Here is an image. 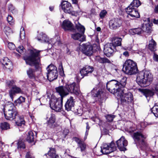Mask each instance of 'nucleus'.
I'll list each match as a JSON object with an SVG mask.
<instances>
[{
    "label": "nucleus",
    "mask_w": 158,
    "mask_h": 158,
    "mask_svg": "<svg viewBox=\"0 0 158 158\" xmlns=\"http://www.w3.org/2000/svg\"><path fill=\"white\" fill-rule=\"evenodd\" d=\"M127 78L122 77L119 81L113 80L108 81L106 84L107 89L111 93L120 99L121 103L125 105L131 102L133 100L132 94L127 92V89L125 88L127 83Z\"/></svg>",
    "instance_id": "nucleus-1"
},
{
    "label": "nucleus",
    "mask_w": 158,
    "mask_h": 158,
    "mask_svg": "<svg viewBox=\"0 0 158 158\" xmlns=\"http://www.w3.org/2000/svg\"><path fill=\"white\" fill-rule=\"evenodd\" d=\"M40 51L35 49L30 50V56L23 57L26 64L31 66H35V69L39 71L41 70L39 54Z\"/></svg>",
    "instance_id": "nucleus-2"
},
{
    "label": "nucleus",
    "mask_w": 158,
    "mask_h": 158,
    "mask_svg": "<svg viewBox=\"0 0 158 158\" xmlns=\"http://www.w3.org/2000/svg\"><path fill=\"white\" fill-rule=\"evenodd\" d=\"M153 79L150 72L145 71L140 72L137 75L136 81L141 86L146 87L150 84Z\"/></svg>",
    "instance_id": "nucleus-3"
},
{
    "label": "nucleus",
    "mask_w": 158,
    "mask_h": 158,
    "mask_svg": "<svg viewBox=\"0 0 158 158\" xmlns=\"http://www.w3.org/2000/svg\"><path fill=\"white\" fill-rule=\"evenodd\" d=\"M123 70L125 73L129 75L135 74L138 71L136 63L130 59L127 60L125 62Z\"/></svg>",
    "instance_id": "nucleus-4"
},
{
    "label": "nucleus",
    "mask_w": 158,
    "mask_h": 158,
    "mask_svg": "<svg viewBox=\"0 0 158 158\" xmlns=\"http://www.w3.org/2000/svg\"><path fill=\"white\" fill-rule=\"evenodd\" d=\"M6 108L7 110L4 113L5 118L10 120L16 119L18 114L14 104L10 102L6 106Z\"/></svg>",
    "instance_id": "nucleus-5"
},
{
    "label": "nucleus",
    "mask_w": 158,
    "mask_h": 158,
    "mask_svg": "<svg viewBox=\"0 0 158 158\" xmlns=\"http://www.w3.org/2000/svg\"><path fill=\"white\" fill-rule=\"evenodd\" d=\"M133 138L137 145L142 149L146 146V143L145 141L146 137L140 132H137L133 134Z\"/></svg>",
    "instance_id": "nucleus-6"
},
{
    "label": "nucleus",
    "mask_w": 158,
    "mask_h": 158,
    "mask_svg": "<svg viewBox=\"0 0 158 158\" xmlns=\"http://www.w3.org/2000/svg\"><path fill=\"white\" fill-rule=\"evenodd\" d=\"M47 78L50 81H52L57 79L58 77V72L57 68L54 65L50 64L47 68Z\"/></svg>",
    "instance_id": "nucleus-7"
},
{
    "label": "nucleus",
    "mask_w": 158,
    "mask_h": 158,
    "mask_svg": "<svg viewBox=\"0 0 158 158\" xmlns=\"http://www.w3.org/2000/svg\"><path fill=\"white\" fill-rule=\"evenodd\" d=\"M63 100L59 98L51 99L50 102L51 108L56 112H60L62 107Z\"/></svg>",
    "instance_id": "nucleus-8"
},
{
    "label": "nucleus",
    "mask_w": 158,
    "mask_h": 158,
    "mask_svg": "<svg viewBox=\"0 0 158 158\" xmlns=\"http://www.w3.org/2000/svg\"><path fill=\"white\" fill-rule=\"evenodd\" d=\"M101 152L104 154H108L115 151L116 147L113 142L110 143H104L101 147Z\"/></svg>",
    "instance_id": "nucleus-9"
},
{
    "label": "nucleus",
    "mask_w": 158,
    "mask_h": 158,
    "mask_svg": "<svg viewBox=\"0 0 158 158\" xmlns=\"http://www.w3.org/2000/svg\"><path fill=\"white\" fill-rule=\"evenodd\" d=\"M65 86L69 91V93L70 92L74 93L76 95H78L81 94L79 86L75 82L67 85Z\"/></svg>",
    "instance_id": "nucleus-10"
},
{
    "label": "nucleus",
    "mask_w": 158,
    "mask_h": 158,
    "mask_svg": "<svg viewBox=\"0 0 158 158\" xmlns=\"http://www.w3.org/2000/svg\"><path fill=\"white\" fill-rule=\"evenodd\" d=\"M122 24V21L120 19L114 18L109 22L110 28L112 30H116L120 27Z\"/></svg>",
    "instance_id": "nucleus-11"
},
{
    "label": "nucleus",
    "mask_w": 158,
    "mask_h": 158,
    "mask_svg": "<svg viewBox=\"0 0 158 158\" xmlns=\"http://www.w3.org/2000/svg\"><path fill=\"white\" fill-rule=\"evenodd\" d=\"M36 39L42 43H47L48 44H54L55 43V40L54 39H52L49 40L47 35L42 32L38 35Z\"/></svg>",
    "instance_id": "nucleus-12"
},
{
    "label": "nucleus",
    "mask_w": 158,
    "mask_h": 158,
    "mask_svg": "<svg viewBox=\"0 0 158 158\" xmlns=\"http://www.w3.org/2000/svg\"><path fill=\"white\" fill-rule=\"evenodd\" d=\"M56 92L60 96V99L63 100V98L69 94V91L66 86H60L56 88Z\"/></svg>",
    "instance_id": "nucleus-13"
},
{
    "label": "nucleus",
    "mask_w": 158,
    "mask_h": 158,
    "mask_svg": "<svg viewBox=\"0 0 158 158\" xmlns=\"http://www.w3.org/2000/svg\"><path fill=\"white\" fill-rule=\"evenodd\" d=\"M61 6L62 9L65 13L71 14L73 11L71 4L68 1H63L61 3Z\"/></svg>",
    "instance_id": "nucleus-14"
},
{
    "label": "nucleus",
    "mask_w": 158,
    "mask_h": 158,
    "mask_svg": "<svg viewBox=\"0 0 158 158\" xmlns=\"http://www.w3.org/2000/svg\"><path fill=\"white\" fill-rule=\"evenodd\" d=\"M47 123L48 127L50 128H53L56 126V118L55 115L51 113L48 115L47 117Z\"/></svg>",
    "instance_id": "nucleus-15"
},
{
    "label": "nucleus",
    "mask_w": 158,
    "mask_h": 158,
    "mask_svg": "<svg viewBox=\"0 0 158 158\" xmlns=\"http://www.w3.org/2000/svg\"><path fill=\"white\" fill-rule=\"evenodd\" d=\"M127 141L123 136H122L116 141L117 147L121 151H124L126 150L125 147L127 145Z\"/></svg>",
    "instance_id": "nucleus-16"
},
{
    "label": "nucleus",
    "mask_w": 158,
    "mask_h": 158,
    "mask_svg": "<svg viewBox=\"0 0 158 158\" xmlns=\"http://www.w3.org/2000/svg\"><path fill=\"white\" fill-rule=\"evenodd\" d=\"M114 49L115 47L111 43L107 44L104 47V53L106 56H110L114 52Z\"/></svg>",
    "instance_id": "nucleus-17"
},
{
    "label": "nucleus",
    "mask_w": 158,
    "mask_h": 158,
    "mask_svg": "<svg viewBox=\"0 0 158 158\" xmlns=\"http://www.w3.org/2000/svg\"><path fill=\"white\" fill-rule=\"evenodd\" d=\"M21 89L16 85L9 90V94L10 97L12 101L13 100L14 97L16 94L22 93Z\"/></svg>",
    "instance_id": "nucleus-18"
},
{
    "label": "nucleus",
    "mask_w": 158,
    "mask_h": 158,
    "mask_svg": "<svg viewBox=\"0 0 158 158\" xmlns=\"http://www.w3.org/2000/svg\"><path fill=\"white\" fill-rule=\"evenodd\" d=\"M62 28L65 31H73L74 30L73 25V23L68 20H65L61 24Z\"/></svg>",
    "instance_id": "nucleus-19"
},
{
    "label": "nucleus",
    "mask_w": 158,
    "mask_h": 158,
    "mask_svg": "<svg viewBox=\"0 0 158 158\" xmlns=\"http://www.w3.org/2000/svg\"><path fill=\"white\" fill-rule=\"evenodd\" d=\"M94 70L93 67L89 65H85L81 69L80 72L81 75L83 77L84 76H87L89 73H91Z\"/></svg>",
    "instance_id": "nucleus-20"
},
{
    "label": "nucleus",
    "mask_w": 158,
    "mask_h": 158,
    "mask_svg": "<svg viewBox=\"0 0 158 158\" xmlns=\"http://www.w3.org/2000/svg\"><path fill=\"white\" fill-rule=\"evenodd\" d=\"M73 139L77 143V148H80L81 152H83L85 151L86 149V144L85 143L77 137L73 138Z\"/></svg>",
    "instance_id": "nucleus-21"
},
{
    "label": "nucleus",
    "mask_w": 158,
    "mask_h": 158,
    "mask_svg": "<svg viewBox=\"0 0 158 158\" xmlns=\"http://www.w3.org/2000/svg\"><path fill=\"white\" fill-rule=\"evenodd\" d=\"M1 62L3 65V68L10 69L12 68V64L10 60L7 57H4L1 60Z\"/></svg>",
    "instance_id": "nucleus-22"
},
{
    "label": "nucleus",
    "mask_w": 158,
    "mask_h": 158,
    "mask_svg": "<svg viewBox=\"0 0 158 158\" xmlns=\"http://www.w3.org/2000/svg\"><path fill=\"white\" fill-rule=\"evenodd\" d=\"M136 9L134 8L127 7L126 12L128 14L132 17L139 18L140 17L139 14Z\"/></svg>",
    "instance_id": "nucleus-23"
},
{
    "label": "nucleus",
    "mask_w": 158,
    "mask_h": 158,
    "mask_svg": "<svg viewBox=\"0 0 158 158\" xmlns=\"http://www.w3.org/2000/svg\"><path fill=\"white\" fill-rule=\"evenodd\" d=\"M82 50L86 55L90 56L93 53V47L91 45L83 44Z\"/></svg>",
    "instance_id": "nucleus-24"
},
{
    "label": "nucleus",
    "mask_w": 158,
    "mask_h": 158,
    "mask_svg": "<svg viewBox=\"0 0 158 158\" xmlns=\"http://www.w3.org/2000/svg\"><path fill=\"white\" fill-rule=\"evenodd\" d=\"M74 99L73 97H70V98L67 100L65 105V110L68 111L71 110L74 107Z\"/></svg>",
    "instance_id": "nucleus-25"
},
{
    "label": "nucleus",
    "mask_w": 158,
    "mask_h": 158,
    "mask_svg": "<svg viewBox=\"0 0 158 158\" xmlns=\"http://www.w3.org/2000/svg\"><path fill=\"white\" fill-rule=\"evenodd\" d=\"M103 92L102 89L96 87L94 88L91 91V93L94 97L100 98Z\"/></svg>",
    "instance_id": "nucleus-26"
},
{
    "label": "nucleus",
    "mask_w": 158,
    "mask_h": 158,
    "mask_svg": "<svg viewBox=\"0 0 158 158\" xmlns=\"http://www.w3.org/2000/svg\"><path fill=\"white\" fill-rule=\"evenodd\" d=\"M122 39L121 38L114 37L112 39V44L115 48L116 47L121 45Z\"/></svg>",
    "instance_id": "nucleus-27"
},
{
    "label": "nucleus",
    "mask_w": 158,
    "mask_h": 158,
    "mask_svg": "<svg viewBox=\"0 0 158 158\" xmlns=\"http://www.w3.org/2000/svg\"><path fill=\"white\" fill-rule=\"evenodd\" d=\"M16 124L18 126H21L22 125H24L25 121L23 118V116H20L19 114L17 117L16 119H15Z\"/></svg>",
    "instance_id": "nucleus-28"
},
{
    "label": "nucleus",
    "mask_w": 158,
    "mask_h": 158,
    "mask_svg": "<svg viewBox=\"0 0 158 158\" xmlns=\"http://www.w3.org/2000/svg\"><path fill=\"white\" fill-rule=\"evenodd\" d=\"M71 37L74 40H78L80 41H83L85 39L84 37L82 36L81 34L79 33L72 34Z\"/></svg>",
    "instance_id": "nucleus-29"
},
{
    "label": "nucleus",
    "mask_w": 158,
    "mask_h": 158,
    "mask_svg": "<svg viewBox=\"0 0 158 158\" xmlns=\"http://www.w3.org/2000/svg\"><path fill=\"white\" fill-rule=\"evenodd\" d=\"M95 60L97 61L102 64H110V61L106 57H101L99 56H96Z\"/></svg>",
    "instance_id": "nucleus-30"
},
{
    "label": "nucleus",
    "mask_w": 158,
    "mask_h": 158,
    "mask_svg": "<svg viewBox=\"0 0 158 158\" xmlns=\"http://www.w3.org/2000/svg\"><path fill=\"white\" fill-rule=\"evenodd\" d=\"M35 133V135L36 136V132L34 131ZM35 136L34 135L33 132L32 131H30L28 133L27 137V140L29 143H31L34 141Z\"/></svg>",
    "instance_id": "nucleus-31"
},
{
    "label": "nucleus",
    "mask_w": 158,
    "mask_h": 158,
    "mask_svg": "<svg viewBox=\"0 0 158 158\" xmlns=\"http://www.w3.org/2000/svg\"><path fill=\"white\" fill-rule=\"evenodd\" d=\"M143 31V30L141 28H137L131 29L130 30L129 32L132 35L135 34L140 35Z\"/></svg>",
    "instance_id": "nucleus-32"
},
{
    "label": "nucleus",
    "mask_w": 158,
    "mask_h": 158,
    "mask_svg": "<svg viewBox=\"0 0 158 158\" xmlns=\"http://www.w3.org/2000/svg\"><path fill=\"white\" fill-rule=\"evenodd\" d=\"M141 4V3L139 0H133L130 5L127 7L137 8Z\"/></svg>",
    "instance_id": "nucleus-33"
},
{
    "label": "nucleus",
    "mask_w": 158,
    "mask_h": 158,
    "mask_svg": "<svg viewBox=\"0 0 158 158\" xmlns=\"http://www.w3.org/2000/svg\"><path fill=\"white\" fill-rule=\"evenodd\" d=\"M142 92L147 98L152 96L154 94V91L146 89L142 90Z\"/></svg>",
    "instance_id": "nucleus-34"
},
{
    "label": "nucleus",
    "mask_w": 158,
    "mask_h": 158,
    "mask_svg": "<svg viewBox=\"0 0 158 158\" xmlns=\"http://www.w3.org/2000/svg\"><path fill=\"white\" fill-rule=\"evenodd\" d=\"M148 48L149 49L152 51H155L156 50V44L152 39L149 42Z\"/></svg>",
    "instance_id": "nucleus-35"
},
{
    "label": "nucleus",
    "mask_w": 158,
    "mask_h": 158,
    "mask_svg": "<svg viewBox=\"0 0 158 158\" xmlns=\"http://www.w3.org/2000/svg\"><path fill=\"white\" fill-rule=\"evenodd\" d=\"M75 27L77 31L81 33V34H84L85 28L83 26L78 22L77 24L76 23Z\"/></svg>",
    "instance_id": "nucleus-36"
},
{
    "label": "nucleus",
    "mask_w": 158,
    "mask_h": 158,
    "mask_svg": "<svg viewBox=\"0 0 158 158\" xmlns=\"http://www.w3.org/2000/svg\"><path fill=\"white\" fill-rule=\"evenodd\" d=\"M35 70L33 69L29 68L27 70V74L29 78L31 79H35Z\"/></svg>",
    "instance_id": "nucleus-37"
},
{
    "label": "nucleus",
    "mask_w": 158,
    "mask_h": 158,
    "mask_svg": "<svg viewBox=\"0 0 158 158\" xmlns=\"http://www.w3.org/2000/svg\"><path fill=\"white\" fill-rule=\"evenodd\" d=\"M15 82L14 80L7 81L6 82V86L10 89L16 85Z\"/></svg>",
    "instance_id": "nucleus-38"
},
{
    "label": "nucleus",
    "mask_w": 158,
    "mask_h": 158,
    "mask_svg": "<svg viewBox=\"0 0 158 158\" xmlns=\"http://www.w3.org/2000/svg\"><path fill=\"white\" fill-rule=\"evenodd\" d=\"M155 116L158 118V105L156 104L151 109Z\"/></svg>",
    "instance_id": "nucleus-39"
},
{
    "label": "nucleus",
    "mask_w": 158,
    "mask_h": 158,
    "mask_svg": "<svg viewBox=\"0 0 158 158\" xmlns=\"http://www.w3.org/2000/svg\"><path fill=\"white\" fill-rule=\"evenodd\" d=\"M25 100V98L21 96L17 100L15 101L14 102L16 105H17L24 102Z\"/></svg>",
    "instance_id": "nucleus-40"
},
{
    "label": "nucleus",
    "mask_w": 158,
    "mask_h": 158,
    "mask_svg": "<svg viewBox=\"0 0 158 158\" xmlns=\"http://www.w3.org/2000/svg\"><path fill=\"white\" fill-rule=\"evenodd\" d=\"M0 127L2 130H6L10 128V125L7 122H3L1 123Z\"/></svg>",
    "instance_id": "nucleus-41"
},
{
    "label": "nucleus",
    "mask_w": 158,
    "mask_h": 158,
    "mask_svg": "<svg viewBox=\"0 0 158 158\" xmlns=\"http://www.w3.org/2000/svg\"><path fill=\"white\" fill-rule=\"evenodd\" d=\"M143 30L148 33H150L151 32V27L149 24H145L143 27Z\"/></svg>",
    "instance_id": "nucleus-42"
},
{
    "label": "nucleus",
    "mask_w": 158,
    "mask_h": 158,
    "mask_svg": "<svg viewBox=\"0 0 158 158\" xmlns=\"http://www.w3.org/2000/svg\"><path fill=\"white\" fill-rule=\"evenodd\" d=\"M4 31L7 36L12 33L11 29L8 27H5L4 28Z\"/></svg>",
    "instance_id": "nucleus-43"
},
{
    "label": "nucleus",
    "mask_w": 158,
    "mask_h": 158,
    "mask_svg": "<svg viewBox=\"0 0 158 158\" xmlns=\"http://www.w3.org/2000/svg\"><path fill=\"white\" fill-rule=\"evenodd\" d=\"M48 155L51 158L54 156L56 154L55 149L54 148H51L48 152Z\"/></svg>",
    "instance_id": "nucleus-44"
},
{
    "label": "nucleus",
    "mask_w": 158,
    "mask_h": 158,
    "mask_svg": "<svg viewBox=\"0 0 158 158\" xmlns=\"http://www.w3.org/2000/svg\"><path fill=\"white\" fill-rule=\"evenodd\" d=\"M17 144L18 148L24 149L25 148V146L24 143L22 140L19 141Z\"/></svg>",
    "instance_id": "nucleus-45"
},
{
    "label": "nucleus",
    "mask_w": 158,
    "mask_h": 158,
    "mask_svg": "<svg viewBox=\"0 0 158 158\" xmlns=\"http://www.w3.org/2000/svg\"><path fill=\"white\" fill-rule=\"evenodd\" d=\"M7 20L8 23L10 25H13L14 23V20L11 15H8L7 17Z\"/></svg>",
    "instance_id": "nucleus-46"
},
{
    "label": "nucleus",
    "mask_w": 158,
    "mask_h": 158,
    "mask_svg": "<svg viewBox=\"0 0 158 158\" xmlns=\"http://www.w3.org/2000/svg\"><path fill=\"white\" fill-rule=\"evenodd\" d=\"M17 51L19 53L22 54L25 51V49L23 47L22 45L19 46L16 49Z\"/></svg>",
    "instance_id": "nucleus-47"
},
{
    "label": "nucleus",
    "mask_w": 158,
    "mask_h": 158,
    "mask_svg": "<svg viewBox=\"0 0 158 158\" xmlns=\"http://www.w3.org/2000/svg\"><path fill=\"white\" fill-rule=\"evenodd\" d=\"M115 117L114 115L111 114L107 115L106 117L107 120L109 122L112 121Z\"/></svg>",
    "instance_id": "nucleus-48"
},
{
    "label": "nucleus",
    "mask_w": 158,
    "mask_h": 158,
    "mask_svg": "<svg viewBox=\"0 0 158 158\" xmlns=\"http://www.w3.org/2000/svg\"><path fill=\"white\" fill-rule=\"evenodd\" d=\"M25 33L23 27L21 28L20 32V36L21 39H23L25 38Z\"/></svg>",
    "instance_id": "nucleus-49"
},
{
    "label": "nucleus",
    "mask_w": 158,
    "mask_h": 158,
    "mask_svg": "<svg viewBox=\"0 0 158 158\" xmlns=\"http://www.w3.org/2000/svg\"><path fill=\"white\" fill-rule=\"evenodd\" d=\"M8 47L10 50H14L15 49V45L12 42H8Z\"/></svg>",
    "instance_id": "nucleus-50"
},
{
    "label": "nucleus",
    "mask_w": 158,
    "mask_h": 158,
    "mask_svg": "<svg viewBox=\"0 0 158 158\" xmlns=\"http://www.w3.org/2000/svg\"><path fill=\"white\" fill-rule=\"evenodd\" d=\"M35 157L33 155V154L30 152H28L26 153L25 158H34Z\"/></svg>",
    "instance_id": "nucleus-51"
},
{
    "label": "nucleus",
    "mask_w": 158,
    "mask_h": 158,
    "mask_svg": "<svg viewBox=\"0 0 158 158\" xmlns=\"http://www.w3.org/2000/svg\"><path fill=\"white\" fill-rule=\"evenodd\" d=\"M8 9L12 13H14L15 12V8L11 4H10L8 6Z\"/></svg>",
    "instance_id": "nucleus-52"
},
{
    "label": "nucleus",
    "mask_w": 158,
    "mask_h": 158,
    "mask_svg": "<svg viewBox=\"0 0 158 158\" xmlns=\"http://www.w3.org/2000/svg\"><path fill=\"white\" fill-rule=\"evenodd\" d=\"M107 14V12L106 10L102 11L100 14V16L101 19L103 18Z\"/></svg>",
    "instance_id": "nucleus-53"
},
{
    "label": "nucleus",
    "mask_w": 158,
    "mask_h": 158,
    "mask_svg": "<svg viewBox=\"0 0 158 158\" xmlns=\"http://www.w3.org/2000/svg\"><path fill=\"white\" fill-rule=\"evenodd\" d=\"M58 69L59 70V72H60L61 73H64L63 68L61 63H60L58 67Z\"/></svg>",
    "instance_id": "nucleus-54"
},
{
    "label": "nucleus",
    "mask_w": 158,
    "mask_h": 158,
    "mask_svg": "<svg viewBox=\"0 0 158 158\" xmlns=\"http://www.w3.org/2000/svg\"><path fill=\"white\" fill-rule=\"evenodd\" d=\"M86 131L85 133V136H87L88 134V131L89 129V126L88 123H86Z\"/></svg>",
    "instance_id": "nucleus-55"
},
{
    "label": "nucleus",
    "mask_w": 158,
    "mask_h": 158,
    "mask_svg": "<svg viewBox=\"0 0 158 158\" xmlns=\"http://www.w3.org/2000/svg\"><path fill=\"white\" fill-rule=\"evenodd\" d=\"M154 88L155 90L158 92V81L155 83L154 85ZM154 90V89H153Z\"/></svg>",
    "instance_id": "nucleus-56"
},
{
    "label": "nucleus",
    "mask_w": 158,
    "mask_h": 158,
    "mask_svg": "<svg viewBox=\"0 0 158 158\" xmlns=\"http://www.w3.org/2000/svg\"><path fill=\"white\" fill-rule=\"evenodd\" d=\"M153 60L156 61H158V55L154 53L153 56Z\"/></svg>",
    "instance_id": "nucleus-57"
},
{
    "label": "nucleus",
    "mask_w": 158,
    "mask_h": 158,
    "mask_svg": "<svg viewBox=\"0 0 158 158\" xmlns=\"http://www.w3.org/2000/svg\"><path fill=\"white\" fill-rule=\"evenodd\" d=\"M68 133L69 130L67 129H65L64 130L63 135H64V137H65L68 135Z\"/></svg>",
    "instance_id": "nucleus-58"
},
{
    "label": "nucleus",
    "mask_w": 158,
    "mask_h": 158,
    "mask_svg": "<svg viewBox=\"0 0 158 158\" xmlns=\"http://www.w3.org/2000/svg\"><path fill=\"white\" fill-rule=\"evenodd\" d=\"M72 3L73 4H75L77 6L78 5V0H71Z\"/></svg>",
    "instance_id": "nucleus-59"
},
{
    "label": "nucleus",
    "mask_w": 158,
    "mask_h": 158,
    "mask_svg": "<svg viewBox=\"0 0 158 158\" xmlns=\"http://www.w3.org/2000/svg\"><path fill=\"white\" fill-rule=\"evenodd\" d=\"M140 126L142 128H144L147 126V123H146L141 122L140 124Z\"/></svg>",
    "instance_id": "nucleus-60"
},
{
    "label": "nucleus",
    "mask_w": 158,
    "mask_h": 158,
    "mask_svg": "<svg viewBox=\"0 0 158 158\" xmlns=\"http://www.w3.org/2000/svg\"><path fill=\"white\" fill-rule=\"evenodd\" d=\"M154 11L156 13H158V5L155 7Z\"/></svg>",
    "instance_id": "nucleus-61"
},
{
    "label": "nucleus",
    "mask_w": 158,
    "mask_h": 158,
    "mask_svg": "<svg viewBox=\"0 0 158 158\" xmlns=\"http://www.w3.org/2000/svg\"><path fill=\"white\" fill-rule=\"evenodd\" d=\"M123 55L126 56H129V53L128 52L126 51L123 53Z\"/></svg>",
    "instance_id": "nucleus-62"
},
{
    "label": "nucleus",
    "mask_w": 158,
    "mask_h": 158,
    "mask_svg": "<svg viewBox=\"0 0 158 158\" xmlns=\"http://www.w3.org/2000/svg\"><path fill=\"white\" fill-rule=\"evenodd\" d=\"M116 126H114L113 127H111V126L110 125L109 126L108 128H109L111 130H113V129H114L115 128Z\"/></svg>",
    "instance_id": "nucleus-63"
},
{
    "label": "nucleus",
    "mask_w": 158,
    "mask_h": 158,
    "mask_svg": "<svg viewBox=\"0 0 158 158\" xmlns=\"http://www.w3.org/2000/svg\"><path fill=\"white\" fill-rule=\"evenodd\" d=\"M153 23L156 24H158V19H154Z\"/></svg>",
    "instance_id": "nucleus-64"
}]
</instances>
